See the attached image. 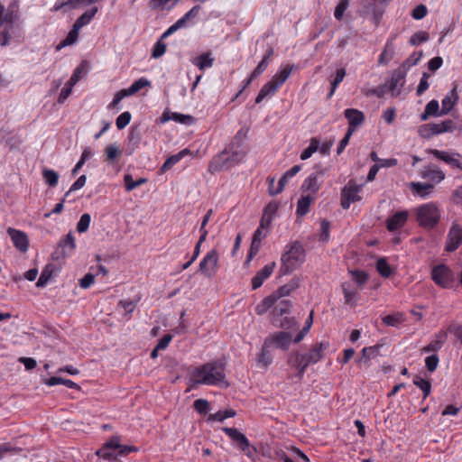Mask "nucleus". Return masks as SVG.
<instances>
[{
  "label": "nucleus",
  "instance_id": "1",
  "mask_svg": "<svg viewBox=\"0 0 462 462\" xmlns=\"http://www.w3.org/2000/svg\"><path fill=\"white\" fill-rule=\"evenodd\" d=\"M245 138V134L239 130L228 146L212 158L208 164V171L215 173L238 164L247 154Z\"/></svg>",
  "mask_w": 462,
  "mask_h": 462
},
{
  "label": "nucleus",
  "instance_id": "2",
  "mask_svg": "<svg viewBox=\"0 0 462 462\" xmlns=\"http://www.w3.org/2000/svg\"><path fill=\"white\" fill-rule=\"evenodd\" d=\"M225 367L218 361H211L194 368L190 380L195 384L218 385L225 382Z\"/></svg>",
  "mask_w": 462,
  "mask_h": 462
},
{
  "label": "nucleus",
  "instance_id": "3",
  "mask_svg": "<svg viewBox=\"0 0 462 462\" xmlns=\"http://www.w3.org/2000/svg\"><path fill=\"white\" fill-rule=\"evenodd\" d=\"M287 248L281 257L280 275L290 274L305 261L306 253L299 241L287 245Z\"/></svg>",
  "mask_w": 462,
  "mask_h": 462
},
{
  "label": "nucleus",
  "instance_id": "4",
  "mask_svg": "<svg viewBox=\"0 0 462 462\" xmlns=\"http://www.w3.org/2000/svg\"><path fill=\"white\" fill-rule=\"evenodd\" d=\"M416 219L420 226L431 230L439 224L440 213L434 203H426L417 208Z\"/></svg>",
  "mask_w": 462,
  "mask_h": 462
},
{
  "label": "nucleus",
  "instance_id": "5",
  "mask_svg": "<svg viewBox=\"0 0 462 462\" xmlns=\"http://www.w3.org/2000/svg\"><path fill=\"white\" fill-rule=\"evenodd\" d=\"M432 281L440 288L452 289L455 286V276L452 270L446 264L434 266L430 273Z\"/></svg>",
  "mask_w": 462,
  "mask_h": 462
},
{
  "label": "nucleus",
  "instance_id": "6",
  "mask_svg": "<svg viewBox=\"0 0 462 462\" xmlns=\"http://www.w3.org/2000/svg\"><path fill=\"white\" fill-rule=\"evenodd\" d=\"M264 341H266V346L287 351L292 342V334L288 331H277L270 334Z\"/></svg>",
  "mask_w": 462,
  "mask_h": 462
},
{
  "label": "nucleus",
  "instance_id": "7",
  "mask_svg": "<svg viewBox=\"0 0 462 462\" xmlns=\"http://www.w3.org/2000/svg\"><path fill=\"white\" fill-rule=\"evenodd\" d=\"M76 249L75 237L72 232H69L64 237H62L55 251L52 254V257L56 260L64 259L73 254Z\"/></svg>",
  "mask_w": 462,
  "mask_h": 462
},
{
  "label": "nucleus",
  "instance_id": "8",
  "mask_svg": "<svg viewBox=\"0 0 462 462\" xmlns=\"http://www.w3.org/2000/svg\"><path fill=\"white\" fill-rule=\"evenodd\" d=\"M361 186L356 185L352 180L342 189L340 205L344 209H348L351 203L361 199L358 195Z\"/></svg>",
  "mask_w": 462,
  "mask_h": 462
},
{
  "label": "nucleus",
  "instance_id": "9",
  "mask_svg": "<svg viewBox=\"0 0 462 462\" xmlns=\"http://www.w3.org/2000/svg\"><path fill=\"white\" fill-rule=\"evenodd\" d=\"M462 245V226L454 222L450 226L445 241L444 251L455 252Z\"/></svg>",
  "mask_w": 462,
  "mask_h": 462
},
{
  "label": "nucleus",
  "instance_id": "10",
  "mask_svg": "<svg viewBox=\"0 0 462 462\" xmlns=\"http://www.w3.org/2000/svg\"><path fill=\"white\" fill-rule=\"evenodd\" d=\"M406 74L407 70L402 66L398 67L392 72L391 79L386 85L393 97H398L401 94L402 88L405 83Z\"/></svg>",
  "mask_w": 462,
  "mask_h": 462
},
{
  "label": "nucleus",
  "instance_id": "11",
  "mask_svg": "<svg viewBox=\"0 0 462 462\" xmlns=\"http://www.w3.org/2000/svg\"><path fill=\"white\" fill-rule=\"evenodd\" d=\"M218 254L216 249L208 252L199 263V272L208 278L213 277L217 273Z\"/></svg>",
  "mask_w": 462,
  "mask_h": 462
},
{
  "label": "nucleus",
  "instance_id": "12",
  "mask_svg": "<svg viewBox=\"0 0 462 462\" xmlns=\"http://www.w3.org/2000/svg\"><path fill=\"white\" fill-rule=\"evenodd\" d=\"M119 436H113L103 446L96 452V455L106 460H114L118 457L117 448L118 441H120Z\"/></svg>",
  "mask_w": 462,
  "mask_h": 462
},
{
  "label": "nucleus",
  "instance_id": "13",
  "mask_svg": "<svg viewBox=\"0 0 462 462\" xmlns=\"http://www.w3.org/2000/svg\"><path fill=\"white\" fill-rule=\"evenodd\" d=\"M287 362L291 367L297 369L300 378H302L307 367L311 364L307 354H300L297 351L289 354Z\"/></svg>",
  "mask_w": 462,
  "mask_h": 462
},
{
  "label": "nucleus",
  "instance_id": "14",
  "mask_svg": "<svg viewBox=\"0 0 462 462\" xmlns=\"http://www.w3.org/2000/svg\"><path fill=\"white\" fill-rule=\"evenodd\" d=\"M429 152L437 159L443 161L450 167L462 170V162L459 160V153H449L448 152L439 151L437 149H430L429 150Z\"/></svg>",
  "mask_w": 462,
  "mask_h": 462
},
{
  "label": "nucleus",
  "instance_id": "15",
  "mask_svg": "<svg viewBox=\"0 0 462 462\" xmlns=\"http://www.w3.org/2000/svg\"><path fill=\"white\" fill-rule=\"evenodd\" d=\"M222 430L237 444L238 448L243 451L246 452L249 449V440L245 434L241 433L236 428L224 427Z\"/></svg>",
  "mask_w": 462,
  "mask_h": 462
},
{
  "label": "nucleus",
  "instance_id": "16",
  "mask_svg": "<svg viewBox=\"0 0 462 462\" xmlns=\"http://www.w3.org/2000/svg\"><path fill=\"white\" fill-rule=\"evenodd\" d=\"M8 235L11 236L14 245L21 252L25 253L28 248V238L24 232L8 227Z\"/></svg>",
  "mask_w": 462,
  "mask_h": 462
},
{
  "label": "nucleus",
  "instance_id": "17",
  "mask_svg": "<svg viewBox=\"0 0 462 462\" xmlns=\"http://www.w3.org/2000/svg\"><path fill=\"white\" fill-rule=\"evenodd\" d=\"M275 268V263H270L264 265L257 273L252 278V289L256 290L260 288L263 282L271 276Z\"/></svg>",
  "mask_w": 462,
  "mask_h": 462
},
{
  "label": "nucleus",
  "instance_id": "18",
  "mask_svg": "<svg viewBox=\"0 0 462 462\" xmlns=\"http://www.w3.org/2000/svg\"><path fill=\"white\" fill-rule=\"evenodd\" d=\"M408 211L402 210L394 213L386 220V227L389 231L393 232L402 227L408 219Z\"/></svg>",
  "mask_w": 462,
  "mask_h": 462
},
{
  "label": "nucleus",
  "instance_id": "19",
  "mask_svg": "<svg viewBox=\"0 0 462 462\" xmlns=\"http://www.w3.org/2000/svg\"><path fill=\"white\" fill-rule=\"evenodd\" d=\"M344 116L348 121V128H353L354 131L357 126L365 121V115L362 111L356 108H347L344 111Z\"/></svg>",
  "mask_w": 462,
  "mask_h": 462
},
{
  "label": "nucleus",
  "instance_id": "20",
  "mask_svg": "<svg viewBox=\"0 0 462 462\" xmlns=\"http://www.w3.org/2000/svg\"><path fill=\"white\" fill-rule=\"evenodd\" d=\"M320 172L316 171L311 173L301 184L300 189L304 192H310L312 194H316L320 186L321 182L319 180V176Z\"/></svg>",
  "mask_w": 462,
  "mask_h": 462
},
{
  "label": "nucleus",
  "instance_id": "21",
  "mask_svg": "<svg viewBox=\"0 0 462 462\" xmlns=\"http://www.w3.org/2000/svg\"><path fill=\"white\" fill-rule=\"evenodd\" d=\"M458 100V94L457 91V86H454V88L449 91V93L442 99L441 101V109L439 112V115H447L448 114L455 104Z\"/></svg>",
  "mask_w": 462,
  "mask_h": 462
},
{
  "label": "nucleus",
  "instance_id": "22",
  "mask_svg": "<svg viewBox=\"0 0 462 462\" xmlns=\"http://www.w3.org/2000/svg\"><path fill=\"white\" fill-rule=\"evenodd\" d=\"M142 140V134L138 127L133 126L127 137V152L132 154L138 147Z\"/></svg>",
  "mask_w": 462,
  "mask_h": 462
},
{
  "label": "nucleus",
  "instance_id": "23",
  "mask_svg": "<svg viewBox=\"0 0 462 462\" xmlns=\"http://www.w3.org/2000/svg\"><path fill=\"white\" fill-rule=\"evenodd\" d=\"M329 344L328 342H319L312 346L310 352L307 354L309 360L311 364H316L323 358V351L328 349Z\"/></svg>",
  "mask_w": 462,
  "mask_h": 462
},
{
  "label": "nucleus",
  "instance_id": "24",
  "mask_svg": "<svg viewBox=\"0 0 462 462\" xmlns=\"http://www.w3.org/2000/svg\"><path fill=\"white\" fill-rule=\"evenodd\" d=\"M421 176L432 182L439 183L445 179V173L436 167L426 166L422 170Z\"/></svg>",
  "mask_w": 462,
  "mask_h": 462
},
{
  "label": "nucleus",
  "instance_id": "25",
  "mask_svg": "<svg viewBox=\"0 0 462 462\" xmlns=\"http://www.w3.org/2000/svg\"><path fill=\"white\" fill-rule=\"evenodd\" d=\"M180 0H150L149 7L152 11H171Z\"/></svg>",
  "mask_w": 462,
  "mask_h": 462
},
{
  "label": "nucleus",
  "instance_id": "26",
  "mask_svg": "<svg viewBox=\"0 0 462 462\" xmlns=\"http://www.w3.org/2000/svg\"><path fill=\"white\" fill-rule=\"evenodd\" d=\"M314 200L315 198L310 194L302 195L297 202L296 214L305 216L310 211V207Z\"/></svg>",
  "mask_w": 462,
  "mask_h": 462
},
{
  "label": "nucleus",
  "instance_id": "27",
  "mask_svg": "<svg viewBox=\"0 0 462 462\" xmlns=\"http://www.w3.org/2000/svg\"><path fill=\"white\" fill-rule=\"evenodd\" d=\"M405 320L406 318L404 313L400 311H396L382 318V321L384 325L393 328H398L401 324L404 323Z\"/></svg>",
  "mask_w": 462,
  "mask_h": 462
},
{
  "label": "nucleus",
  "instance_id": "28",
  "mask_svg": "<svg viewBox=\"0 0 462 462\" xmlns=\"http://www.w3.org/2000/svg\"><path fill=\"white\" fill-rule=\"evenodd\" d=\"M279 86L273 81L272 79L268 81L266 84H264L262 88L260 89L256 98L255 103L259 104L261 103L263 98H265L267 96L273 95L277 90L279 89Z\"/></svg>",
  "mask_w": 462,
  "mask_h": 462
},
{
  "label": "nucleus",
  "instance_id": "29",
  "mask_svg": "<svg viewBox=\"0 0 462 462\" xmlns=\"http://www.w3.org/2000/svg\"><path fill=\"white\" fill-rule=\"evenodd\" d=\"M299 286V280L292 279L289 283L281 286L273 295L278 300L282 297L290 295L291 292L295 291Z\"/></svg>",
  "mask_w": 462,
  "mask_h": 462
},
{
  "label": "nucleus",
  "instance_id": "30",
  "mask_svg": "<svg viewBox=\"0 0 462 462\" xmlns=\"http://www.w3.org/2000/svg\"><path fill=\"white\" fill-rule=\"evenodd\" d=\"M381 346L375 345L368 347H364L361 351V357L356 358V362L360 363L364 362L367 364L372 358L376 357L379 355V349Z\"/></svg>",
  "mask_w": 462,
  "mask_h": 462
},
{
  "label": "nucleus",
  "instance_id": "31",
  "mask_svg": "<svg viewBox=\"0 0 462 462\" xmlns=\"http://www.w3.org/2000/svg\"><path fill=\"white\" fill-rule=\"evenodd\" d=\"M271 349L272 346H266V341H264L262 346L261 353L257 357V363L260 366L266 368L273 362Z\"/></svg>",
  "mask_w": 462,
  "mask_h": 462
},
{
  "label": "nucleus",
  "instance_id": "32",
  "mask_svg": "<svg viewBox=\"0 0 462 462\" xmlns=\"http://www.w3.org/2000/svg\"><path fill=\"white\" fill-rule=\"evenodd\" d=\"M430 126L433 135L447 132H452L456 128L453 121L450 119L445 120L439 124L431 123Z\"/></svg>",
  "mask_w": 462,
  "mask_h": 462
},
{
  "label": "nucleus",
  "instance_id": "33",
  "mask_svg": "<svg viewBox=\"0 0 462 462\" xmlns=\"http://www.w3.org/2000/svg\"><path fill=\"white\" fill-rule=\"evenodd\" d=\"M346 74V72L344 68H340L336 70L335 77L330 81V90L327 95V99H330L333 97L337 86L343 81Z\"/></svg>",
  "mask_w": 462,
  "mask_h": 462
},
{
  "label": "nucleus",
  "instance_id": "34",
  "mask_svg": "<svg viewBox=\"0 0 462 462\" xmlns=\"http://www.w3.org/2000/svg\"><path fill=\"white\" fill-rule=\"evenodd\" d=\"M411 188L420 197L426 198L434 189V185L431 183L411 182Z\"/></svg>",
  "mask_w": 462,
  "mask_h": 462
},
{
  "label": "nucleus",
  "instance_id": "35",
  "mask_svg": "<svg viewBox=\"0 0 462 462\" xmlns=\"http://www.w3.org/2000/svg\"><path fill=\"white\" fill-rule=\"evenodd\" d=\"M439 102L435 99L430 100L425 106L424 112L420 116V119L425 121L429 118V116H438L439 115Z\"/></svg>",
  "mask_w": 462,
  "mask_h": 462
},
{
  "label": "nucleus",
  "instance_id": "36",
  "mask_svg": "<svg viewBox=\"0 0 462 462\" xmlns=\"http://www.w3.org/2000/svg\"><path fill=\"white\" fill-rule=\"evenodd\" d=\"M98 0H62L60 3H57L54 6V10L58 11L64 6H69L71 9L77 8L79 5H91L97 3Z\"/></svg>",
  "mask_w": 462,
  "mask_h": 462
},
{
  "label": "nucleus",
  "instance_id": "37",
  "mask_svg": "<svg viewBox=\"0 0 462 462\" xmlns=\"http://www.w3.org/2000/svg\"><path fill=\"white\" fill-rule=\"evenodd\" d=\"M293 68L294 65H286L272 78V80L281 87L287 80Z\"/></svg>",
  "mask_w": 462,
  "mask_h": 462
},
{
  "label": "nucleus",
  "instance_id": "38",
  "mask_svg": "<svg viewBox=\"0 0 462 462\" xmlns=\"http://www.w3.org/2000/svg\"><path fill=\"white\" fill-rule=\"evenodd\" d=\"M277 301L276 298L272 294L266 298H264L256 307L255 312L258 315H263L271 309L274 303Z\"/></svg>",
  "mask_w": 462,
  "mask_h": 462
},
{
  "label": "nucleus",
  "instance_id": "39",
  "mask_svg": "<svg viewBox=\"0 0 462 462\" xmlns=\"http://www.w3.org/2000/svg\"><path fill=\"white\" fill-rule=\"evenodd\" d=\"M393 55H394L393 44V42H388L385 44L383 51H382V53L379 57L378 62L380 64L387 65L393 60Z\"/></svg>",
  "mask_w": 462,
  "mask_h": 462
},
{
  "label": "nucleus",
  "instance_id": "40",
  "mask_svg": "<svg viewBox=\"0 0 462 462\" xmlns=\"http://www.w3.org/2000/svg\"><path fill=\"white\" fill-rule=\"evenodd\" d=\"M413 384L419 387L423 393V399H426L431 392V382L416 375L413 379Z\"/></svg>",
  "mask_w": 462,
  "mask_h": 462
},
{
  "label": "nucleus",
  "instance_id": "41",
  "mask_svg": "<svg viewBox=\"0 0 462 462\" xmlns=\"http://www.w3.org/2000/svg\"><path fill=\"white\" fill-rule=\"evenodd\" d=\"M288 178L285 177V175L283 174L279 181H278V186L276 189H273V185L274 184V178H268V180H269V187H268V192L271 196H275V195H278L280 194L281 192H282V190L284 189V187L286 185V183L288 182Z\"/></svg>",
  "mask_w": 462,
  "mask_h": 462
},
{
  "label": "nucleus",
  "instance_id": "42",
  "mask_svg": "<svg viewBox=\"0 0 462 462\" xmlns=\"http://www.w3.org/2000/svg\"><path fill=\"white\" fill-rule=\"evenodd\" d=\"M210 52H205L199 55L194 64L200 69L203 70L208 68H211L214 63V59L210 57Z\"/></svg>",
  "mask_w": 462,
  "mask_h": 462
},
{
  "label": "nucleus",
  "instance_id": "43",
  "mask_svg": "<svg viewBox=\"0 0 462 462\" xmlns=\"http://www.w3.org/2000/svg\"><path fill=\"white\" fill-rule=\"evenodd\" d=\"M124 182H125V190L132 191L135 188H137L143 184H145L147 182V179L146 178H139L138 180H134L133 179V176L128 173L124 176Z\"/></svg>",
  "mask_w": 462,
  "mask_h": 462
},
{
  "label": "nucleus",
  "instance_id": "44",
  "mask_svg": "<svg viewBox=\"0 0 462 462\" xmlns=\"http://www.w3.org/2000/svg\"><path fill=\"white\" fill-rule=\"evenodd\" d=\"M54 273V266L52 264H47L42 270L37 282V287H43L51 280Z\"/></svg>",
  "mask_w": 462,
  "mask_h": 462
},
{
  "label": "nucleus",
  "instance_id": "45",
  "mask_svg": "<svg viewBox=\"0 0 462 462\" xmlns=\"http://www.w3.org/2000/svg\"><path fill=\"white\" fill-rule=\"evenodd\" d=\"M236 415V411L233 409H226L224 411H218L208 416V420L213 421H223L227 418H233Z\"/></svg>",
  "mask_w": 462,
  "mask_h": 462
},
{
  "label": "nucleus",
  "instance_id": "46",
  "mask_svg": "<svg viewBox=\"0 0 462 462\" xmlns=\"http://www.w3.org/2000/svg\"><path fill=\"white\" fill-rule=\"evenodd\" d=\"M151 85V82L144 79L141 78L137 80H135L128 88H125L124 90L128 96H132L135 93H137L139 90H141L144 87H148Z\"/></svg>",
  "mask_w": 462,
  "mask_h": 462
},
{
  "label": "nucleus",
  "instance_id": "47",
  "mask_svg": "<svg viewBox=\"0 0 462 462\" xmlns=\"http://www.w3.org/2000/svg\"><path fill=\"white\" fill-rule=\"evenodd\" d=\"M273 54V50L270 49L267 53L264 55L263 60L258 63L256 68L253 70V77L260 76L268 67L269 60Z\"/></svg>",
  "mask_w": 462,
  "mask_h": 462
},
{
  "label": "nucleus",
  "instance_id": "48",
  "mask_svg": "<svg viewBox=\"0 0 462 462\" xmlns=\"http://www.w3.org/2000/svg\"><path fill=\"white\" fill-rule=\"evenodd\" d=\"M376 270L379 274L383 278H388L392 275L393 270L388 264L385 258H379L376 262Z\"/></svg>",
  "mask_w": 462,
  "mask_h": 462
},
{
  "label": "nucleus",
  "instance_id": "49",
  "mask_svg": "<svg viewBox=\"0 0 462 462\" xmlns=\"http://www.w3.org/2000/svg\"><path fill=\"white\" fill-rule=\"evenodd\" d=\"M292 309V303L289 300H281L277 306H275L273 311L275 314L280 316H283L285 314H290Z\"/></svg>",
  "mask_w": 462,
  "mask_h": 462
},
{
  "label": "nucleus",
  "instance_id": "50",
  "mask_svg": "<svg viewBox=\"0 0 462 462\" xmlns=\"http://www.w3.org/2000/svg\"><path fill=\"white\" fill-rule=\"evenodd\" d=\"M42 175H43L45 182L49 186L55 187L57 185L58 180H59V174L55 171L45 169L42 171Z\"/></svg>",
  "mask_w": 462,
  "mask_h": 462
},
{
  "label": "nucleus",
  "instance_id": "51",
  "mask_svg": "<svg viewBox=\"0 0 462 462\" xmlns=\"http://www.w3.org/2000/svg\"><path fill=\"white\" fill-rule=\"evenodd\" d=\"M430 36L427 32L420 31L414 32L410 38V44L412 46L419 45L420 43L426 42L429 40Z\"/></svg>",
  "mask_w": 462,
  "mask_h": 462
},
{
  "label": "nucleus",
  "instance_id": "52",
  "mask_svg": "<svg viewBox=\"0 0 462 462\" xmlns=\"http://www.w3.org/2000/svg\"><path fill=\"white\" fill-rule=\"evenodd\" d=\"M319 141L316 138L310 140V145L301 152L300 159L305 161L309 159L319 149Z\"/></svg>",
  "mask_w": 462,
  "mask_h": 462
},
{
  "label": "nucleus",
  "instance_id": "53",
  "mask_svg": "<svg viewBox=\"0 0 462 462\" xmlns=\"http://www.w3.org/2000/svg\"><path fill=\"white\" fill-rule=\"evenodd\" d=\"M423 55V52L422 51H419V52H413L411 55H410L402 63V67H404L405 69L408 71V69L416 65L421 59Z\"/></svg>",
  "mask_w": 462,
  "mask_h": 462
},
{
  "label": "nucleus",
  "instance_id": "54",
  "mask_svg": "<svg viewBox=\"0 0 462 462\" xmlns=\"http://www.w3.org/2000/svg\"><path fill=\"white\" fill-rule=\"evenodd\" d=\"M90 221V215L88 213L83 214L77 224V231L79 233H85L89 227Z\"/></svg>",
  "mask_w": 462,
  "mask_h": 462
},
{
  "label": "nucleus",
  "instance_id": "55",
  "mask_svg": "<svg viewBox=\"0 0 462 462\" xmlns=\"http://www.w3.org/2000/svg\"><path fill=\"white\" fill-rule=\"evenodd\" d=\"M349 6V0H339L334 12V16L337 20L341 21L344 16L345 11Z\"/></svg>",
  "mask_w": 462,
  "mask_h": 462
},
{
  "label": "nucleus",
  "instance_id": "56",
  "mask_svg": "<svg viewBox=\"0 0 462 462\" xmlns=\"http://www.w3.org/2000/svg\"><path fill=\"white\" fill-rule=\"evenodd\" d=\"M210 403L205 399H198L194 401L193 407L199 414H207L209 411Z\"/></svg>",
  "mask_w": 462,
  "mask_h": 462
},
{
  "label": "nucleus",
  "instance_id": "57",
  "mask_svg": "<svg viewBox=\"0 0 462 462\" xmlns=\"http://www.w3.org/2000/svg\"><path fill=\"white\" fill-rule=\"evenodd\" d=\"M98 12V8L97 6L86 11L84 14H82L77 20L79 21L83 26L88 24L92 18L96 15V14Z\"/></svg>",
  "mask_w": 462,
  "mask_h": 462
},
{
  "label": "nucleus",
  "instance_id": "58",
  "mask_svg": "<svg viewBox=\"0 0 462 462\" xmlns=\"http://www.w3.org/2000/svg\"><path fill=\"white\" fill-rule=\"evenodd\" d=\"M260 247L261 242L258 239H252L245 264H248L253 260V258L258 254Z\"/></svg>",
  "mask_w": 462,
  "mask_h": 462
},
{
  "label": "nucleus",
  "instance_id": "59",
  "mask_svg": "<svg viewBox=\"0 0 462 462\" xmlns=\"http://www.w3.org/2000/svg\"><path fill=\"white\" fill-rule=\"evenodd\" d=\"M180 155L178 153L170 156L160 168L161 173H164L169 171L172 166L180 161Z\"/></svg>",
  "mask_w": 462,
  "mask_h": 462
},
{
  "label": "nucleus",
  "instance_id": "60",
  "mask_svg": "<svg viewBox=\"0 0 462 462\" xmlns=\"http://www.w3.org/2000/svg\"><path fill=\"white\" fill-rule=\"evenodd\" d=\"M330 223L327 219H322L320 222V235L319 240L326 243L329 240Z\"/></svg>",
  "mask_w": 462,
  "mask_h": 462
},
{
  "label": "nucleus",
  "instance_id": "61",
  "mask_svg": "<svg viewBox=\"0 0 462 462\" xmlns=\"http://www.w3.org/2000/svg\"><path fill=\"white\" fill-rule=\"evenodd\" d=\"M131 118H132V116H131L130 112H128V111L123 112L116 118V127L119 130L124 129L130 123Z\"/></svg>",
  "mask_w": 462,
  "mask_h": 462
},
{
  "label": "nucleus",
  "instance_id": "62",
  "mask_svg": "<svg viewBox=\"0 0 462 462\" xmlns=\"http://www.w3.org/2000/svg\"><path fill=\"white\" fill-rule=\"evenodd\" d=\"M106 159L108 162H113L119 155L120 151L116 144L107 145L105 149Z\"/></svg>",
  "mask_w": 462,
  "mask_h": 462
},
{
  "label": "nucleus",
  "instance_id": "63",
  "mask_svg": "<svg viewBox=\"0 0 462 462\" xmlns=\"http://www.w3.org/2000/svg\"><path fill=\"white\" fill-rule=\"evenodd\" d=\"M439 359L436 354L429 356L425 358V365L429 372H434L439 365Z\"/></svg>",
  "mask_w": 462,
  "mask_h": 462
},
{
  "label": "nucleus",
  "instance_id": "64",
  "mask_svg": "<svg viewBox=\"0 0 462 462\" xmlns=\"http://www.w3.org/2000/svg\"><path fill=\"white\" fill-rule=\"evenodd\" d=\"M166 51V44L162 42V40H159L153 46L152 51V57L158 59L162 57Z\"/></svg>",
  "mask_w": 462,
  "mask_h": 462
}]
</instances>
